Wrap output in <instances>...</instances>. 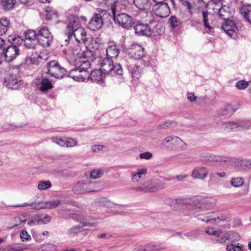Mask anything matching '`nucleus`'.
I'll return each instance as SVG.
<instances>
[{"label": "nucleus", "instance_id": "obj_24", "mask_svg": "<svg viewBox=\"0 0 251 251\" xmlns=\"http://www.w3.org/2000/svg\"><path fill=\"white\" fill-rule=\"evenodd\" d=\"M76 65L77 67L82 71V72H86L88 73L87 70L90 67V63L87 59H83L81 57L76 59Z\"/></svg>", "mask_w": 251, "mask_h": 251}, {"label": "nucleus", "instance_id": "obj_58", "mask_svg": "<svg viewBox=\"0 0 251 251\" xmlns=\"http://www.w3.org/2000/svg\"><path fill=\"white\" fill-rule=\"evenodd\" d=\"M182 5L188 10V13L191 16L193 14L192 8L193 6L191 3L187 0H183L182 2Z\"/></svg>", "mask_w": 251, "mask_h": 251}, {"label": "nucleus", "instance_id": "obj_64", "mask_svg": "<svg viewBox=\"0 0 251 251\" xmlns=\"http://www.w3.org/2000/svg\"><path fill=\"white\" fill-rule=\"evenodd\" d=\"M188 177L187 174H182L176 175L175 179H176L178 181H184L186 178Z\"/></svg>", "mask_w": 251, "mask_h": 251}, {"label": "nucleus", "instance_id": "obj_51", "mask_svg": "<svg viewBox=\"0 0 251 251\" xmlns=\"http://www.w3.org/2000/svg\"><path fill=\"white\" fill-rule=\"evenodd\" d=\"M205 231L206 233L215 236V237L221 233V229H215L213 227H207Z\"/></svg>", "mask_w": 251, "mask_h": 251}, {"label": "nucleus", "instance_id": "obj_38", "mask_svg": "<svg viewBox=\"0 0 251 251\" xmlns=\"http://www.w3.org/2000/svg\"><path fill=\"white\" fill-rule=\"evenodd\" d=\"M16 3L15 0H2L1 5L4 10H10L12 9Z\"/></svg>", "mask_w": 251, "mask_h": 251}, {"label": "nucleus", "instance_id": "obj_37", "mask_svg": "<svg viewBox=\"0 0 251 251\" xmlns=\"http://www.w3.org/2000/svg\"><path fill=\"white\" fill-rule=\"evenodd\" d=\"M101 73L99 70L94 71L91 73L90 78L93 82H99L102 80Z\"/></svg>", "mask_w": 251, "mask_h": 251}, {"label": "nucleus", "instance_id": "obj_59", "mask_svg": "<svg viewBox=\"0 0 251 251\" xmlns=\"http://www.w3.org/2000/svg\"><path fill=\"white\" fill-rule=\"evenodd\" d=\"M21 240L23 242H26L31 239L30 235L25 230H22L20 233Z\"/></svg>", "mask_w": 251, "mask_h": 251}, {"label": "nucleus", "instance_id": "obj_40", "mask_svg": "<svg viewBox=\"0 0 251 251\" xmlns=\"http://www.w3.org/2000/svg\"><path fill=\"white\" fill-rule=\"evenodd\" d=\"M71 50L75 56H77L78 58L81 57L82 51L78 45H74L71 47Z\"/></svg>", "mask_w": 251, "mask_h": 251}, {"label": "nucleus", "instance_id": "obj_9", "mask_svg": "<svg viewBox=\"0 0 251 251\" xmlns=\"http://www.w3.org/2000/svg\"><path fill=\"white\" fill-rule=\"evenodd\" d=\"M20 53V50L19 47L14 45L8 46L6 47L2 58L4 57L5 60L10 62L15 59Z\"/></svg>", "mask_w": 251, "mask_h": 251}, {"label": "nucleus", "instance_id": "obj_20", "mask_svg": "<svg viewBox=\"0 0 251 251\" xmlns=\"http://www.w3.org/2000/svg\"><path fill=\"white\" fill-rule=\"evenodd\" d=\"M135 32L138 35L150 36L151 31L147 24H138L134 26Z\"/></svg>", "mask_w": 251, "mask_h": 251}, {"label": "nucleus", "instance_id": "obj_21", "mask_svg": "<svg viewBox=\"0 0 251 251\" xmlns=\"http://www.w3.org/2000/svg\"><path fill=\"white\" fill-rule=\"evenodd\" d=\"M147 173L145 168H139L131 173V178L133 182L138 183Z\"/></svg>", "mask_w": 251, "mask_h": 251}, {"label": "nucleus", "instance_id": "obj_61", "mask_svg": "<svg viewBox=\"0 0 251 251\" xmlns=\"http://www.w3.org/2000/svg\"><path fill=\"white\" fill-rule=\"evenodd\" d=\"M52 141L53 142L58 144L60 146H62V147L65 146L66 140H65L64 139L60 138H57V137H53L52 138Z\"/></svg>", "mask_w": 251, "mask_h": 251}, {"label": "nucleus", "instance_id": "obj_3", "mask_svg": "<svg viewBox=\"0 0 251 251\" xmlns=\"http://www.w3.org/2000/svg\"><path fill=\"white\" fill-rule=\"evenodd\" d=\"M165 186V182L163 180L155 179L144 182L135 189L137 192H155L164 189Z\"/></svg>", "mask_w": 251, "mask_h": 251}, {"label": "nucleus", "instance_id": "obj_14", "mask_svg": "<svg viewBox=\"0 0 251 251\" xmlns=\"http://www.w3.org/2000/svg\"><path fill=\"white\" fill-rule=\"evenodd\" d=\"M103 24L101 14H94L88 24V27L93 31L100 28Z\"/></svg>", "mask_w": 251, "mask_h": 251}, {"label": "nucleus", "instance_id": "obj_57", "mask_svg": "<svg viewBox=\"0 0 251 251\" xmlns=\"http://www.w3.org/2000/svg\"><path fill=\"white\" fill-rule=\"evenodd\" d=\"M77 144V141L73 138H69L66 139L65 146L67 147H73Z\"/></svg>", "mask_w": 251, "mask_h": 251}, {"label": "nucleus", "instance_id": "obj_36", "mask_svg": "<svg viewBox=\"0 0 251 251\" xmlns=\"http://www.w3.org/2000/svg\"><path fill=\"white\" fill-rule=\"evenodd\" d=\"M124 208V205L114 203L112 209L109 212L111 213L112 214H121L123 213Z\"/></svg>", "mask_w": 251, "mask_h": 251}, {"label": "nucleus", "instance_id": "obj_19", "mask_svg": "<svg viewBox=\"0 0 251 251\" xmlns=\"http://www.w3.org/2000/svg\"><path fill=\"white\" fill-rule=\"evenodd\" d=\"M70 76L77 81H84L89 76V73L82 72L78 68L72 70L70 72Z\"/></svg>", "mask_w": 251, "mask_h": 251}, {"label": "nucleus", "instance_id": "obj_17", "mask_svg": "<svg viewBox=\"0 0 251 251\" xmlns=\"http://www.w3.org/2000/svg\"><path fill=\"white\" fill-rule=\"evenodd\" d=\"M234 164L235 169L238 171H248L251 169V159H235Z\"/></svg>", "mask_w": 251, "mask_h": 251}, {"label": "nucleus", "instance_id": "obj_33", "mask_svg": "<svg viewBox=\"0 0 251 251\" xmlns=\"http://www.w3.org/2000/svg\"><path fill=\"white\" fill-rule=\"evenodd\" d=\"M9 25V21L6 19L2 18L0 20V36L6 33Z\"/></svg>", "mask_w": 251, "mask_h": 251}, {"label": "nucleus", "instance_id": "obj_26", "mask_svg": "<svg viewBox=\"0 0 251 251\" xmlns=\"http://www.w3.org/2000/svg\"><path fill=\"white\" fill-rule=\"evenodd\" d=\"M107 57L109 58H116L119 54V50L116 46H109L106 50Z\"/></svg>", "mask_w": 251, "mask_h": 251}, {"label": "nucleus", "instance_id": "obj_30", "mask_svg": "<svg viewBox=\"0 0 251 251\" xmlns=\"http://www.w3.org/2000/svg\"><path fill=\"white\" fill-rule=\"evenodd\" d=\"M61 203V201L59 200H52L51 201H46L44 206H42V208L53 209L56 208Z\"/></svg>", "mask_w": 251, "mask_h": 251}, {"label": "nucleus", "instance_id": "obj_52", "mask_svg": "<svg viewBox=\"0 0 251 251\" xmlns=\"http://www.w3.org/2000/svg\"><path fill=\"white\" fill-rule=\"evenodd\" d=\"M6 47L5 41L0 38V64L2 62V55H3Z\"/></svg>", "mask_w": 251, "mask_h": 251}, {"label": "nucleus", "instance_id": "obj_60", "mask_svg": "<svg viewBox=\"0 0 251 251\" xmlns=\"http://www.w3.org/2000/svg\"><path fill=\"white\" fill-rule=\"evenodd\" d=\"M213 161L219 162H226L230 161V158L227 156H215L213 159Z\"/></svg>", "mask_w": 251, "mask_h": 251}, {"label": "nucleus", "instance_id": "obj_63", "mask_svg": "<svg viewBox=\"0 0 251 251\" xmlns=\"http://www.w3.org/2000/svg\"><path fill=\"white\" fill-rule=\"evenodd\" d=\"M139 157L140 159H142L149 160L152 157V154L149 151H146L140 153L139 154Z\"/></svg>", "mask_w": 251, "mask_h": 251}, {"label": "nucleus", "instance_id": "obj_41", "mask_svg": "<svg viewBox=\"0 0 251 251\" xmlns=\"http://www.w3.org/2000/svg\"><path fill=\"white\" fill-rule=\"evenodd\" d=\"M51 186V182L49 180L46 181H39L38 184V188L40 190H45Z\"/></svg>", "mask_w": 251, "mask_h": 251}, {"label": "nucleus", "instance_id": "obj_47", "mask_svg": "<svg viewBox=\"0 0 251 251\" xmlns=\"http://www.w3.org/2000/svg\"><path fill=\"white\" fill-rule=\"evenodd\" d=\"M103 174V172L100 169L93 170L91 172V177L97 179L100 177Z\"/></svg>", "mask_w": 251, "mask_h": 251}, {"label": "nucleus", "instance_id": "obj_10", "mask_svg": "<svg viewBox=\"0 0 251 251\" xmlns=\"http://www.w3.org/2000/svg\"><path fill=\"white\" fill-rule=\"evenodd\" d=\"M226 218V216H221L218 213L215 212L206 213L204 215L198 216V220L211 224L219 223L220 221H224Z\"/></svg>", "mask_w": 251, "mask_h": 251}, {"label": "nucleus", "instance_id": "obj_29", "mask_svg": "<svg viewBox=\"0 0 251 251\" xmlns=\"http://www.w3.org/2000/svg\"><path fill=\"white\" fill-rule=\"evenodd\" d=\"M53 87L51 82L47 78L42 79L41 82V87L40 90L42 92H45Z\"/></svg>", "mask_w": 251, "mask_h": 251}, {"label": "nucleus", "instance_id": "obj_13", "mask_svg": "<svg viewBox=\"0 0 251 251\" xmlns=\"http://www.w3.org/2000/svg\"><path fill=\"white\" fill-rule=\"evenodd\" d=\"M4 85L9 89H17L21 85V81L19 75L17 74H11L5 78Z\"/></svg>", "mask_w": 251, "mask_h": 251}, {"label": "nucleus", "instance_id": "obj_11", "mask_svg": "<svg viewBox=\"0 0 251 251\" xmlns=\"http://www.w3.org/2000/svg\"><path fill=\"white\" fill-rule=\"evenodd\" d=\"M152 10L156 15L161 18H165L170 14V9L166 2L155 3L153 5Z\"/></svg>", "mask_w": 251, "mask_h": 251}, {"label": "nucleus", "instance_id": "obj_7", "mask_svg": "<svg viewBox=\"0 0 251 251\" xmlns=\"http://www.w3.org/2000/svg\"><path fill=\"white\" fill-rule=\"evenodd\" d=\"M47 68L48 73L57 78H62L66 72V70L63 67H62L57 62L54 60L49 62Z\"/></svg>", "mask_w": 251, "mask_h": 251}, {"label": "nucleus", "instance_id": "obj_44", "mask_svg": "<svg viewBox=\"0 0 251 251\" xmlns=\"http://www.w3.org/2000/svg\"><path fill=\"white\" fill-rule=\"evenodd\" d=\"M165 28L160 24L157 25L153 29L152 32L157 35H160L164 33Z\"/></svg>", "mask_w": 251, "mask_h": 251}, {"label": "nucleus", "instance_id": "obj_35", "mask_svg": "<svg viewBox=\"0 0 251 251\" xmlns=\"http://www.w3.org/2000/svg\"><path fill=\"white\" fill-rule=\"evenodd\" d=\"M243 246L239 243L236 244H230L226 246L227 251H247L243 249Z\"/></svg>", "mask_w": 251, "mask_h": 251}, {"label": "nucleus", "instance_id": "obj_27", "mask_svg": "<svg viewBox=\"0 0 251 251\" xmlns=\"http://www.w3.org/2000/svg\"><path fill=\"white\" fill-rule=\"evenodd\" d=\"M235 110L231 104H226L225 106L224 107L221 108L219 111V114L220 115L226 116H230L231 115Z\"/></svg>", "mask_w": 251, "mask_h": 251}, {"label": "nucleus", "instance_id": "obj_12", "mask_svg": "<svg viewBox=\"0 0 251 251\" xmlns=\"http://www.w3.org/2000/svg\"><path fill=\"white\" fill-rule=\"evenodd\" d=\"M222 29L230 37L236 39L238 37V29L232 21H227L222 25Z\"/></svg>", "mask_w": 251, "mask_h": 251}, {"label": "nucleus", "instance_id": "obj_46", "mask_svg": "<svg viewBox=\"0 0 251 251\" xmlns=\"http://www.w3.org/2000/svg\"><path fill=\"white\" fill-rule=\"evenodd\" d=\"M41 58V55L38 52H34L31 55V62L32 64H38L40 62Z\"/></svg>", "mask_w": 251, "mask_h": 251}, {"label": "nucleus", "instance_id": "obj_8", "mask_svg": "<svg viewBox=\"0 0 251 251\" xmlns=\"http://www.w3.org/2000/svg\"><path fill=\"white\" fill-rule=\"evenodd\" d=\"M115 22H117L119 25L125 28H129L134 24L132 18L124 13H118L114 16Z\"/></svg>", "mask_w": 251, "mask_h": 251}, {"label": "nucleus", "instance_id": "obj_54", "mask_svg": "<svg viewBox=\"0 0 251 251\" xmlns=\"http://www.w3.org/2000/svg\"><path fill=\"white\" fill-rule=\"evenodd\" d=\"M100 202L104 206L109 208L110 209V211L112 209L114 203V202L104 198L101 199V200L100 201Z\"/></svg>", "mask_w": 251, "mask_h": 251}, {"label": "nucleus", "instance_id": "obj_34", "mask_svg": "<svg viewBox=\"0 0 251 251\" xmlns=\"http://www.w3.org/2000/svg\"><path fill=\"white\" fill-rule=\"evenodd\" d=\"M244 184V178L242 177H233L230 180V185L234 187H239Z\"/></svg>", "mask_w": 251, "mask_h": 251}, {"label": "nucleus", "instance_id": "obj_5", "mask_svg": "<svg viewBox=\"0 0 251 251\" xmlns=\"http://www.w3.org/2000/svg\"><path fill=\"white\" fill-rule=\"evenodd\" d=\"M96 184L89 179L84 181H78L73 188V191L76 194H83L87 192L96 191Z\"/></svg>", "mask_w": 251, "mask_h": 251}, {"label": "nucleus", "instance_id": "obj_18", "mask_svg": "<svg viewBox=\"0 0 251 251\" xmlns=\"http://www.w3.org/2000/svg\"><path fill=\"white\" fill-rule=\"evenodd\" d=\"M129 54L135 59H139L144 55V48L140 45L133 44L129 49Z\"/></svg>", "mask_w": 251, "mask_h": 251}, {"label": "nucleus", "instance_id": "obj_2", "mask_svg": "<svg viewBox=\"0 0 251 251\" xmlns=\"http://www.w3.org/2000/svg\"><path fill=\"white\" fill-rule=\"evenodd\" d=\"M66 32L69 37L74 35L78 42H85L87 40L86 32L84 29L79 26L77 20H73L67 26Z\"/></svg>", "mask_w": 251, "mask_h": 251}, {"label": "nucleus", "instance_id": "obj_49", "mask_svg": "<svg viewBox=\"0 0 251 251\" xmlns=\"http://www.w3.org/2000/svg\"><path fill=\"white\" fill-rule=\"evenodd\" d=\"M85 226V225H83V226H75L69 228L68 230L67 233L68 234H75L82 230V228Z\"/></svg>", "mask_w": 251, "mask_h": 251}, {"label": "nucleus", "instance_id": "obj_53", "mask_svg": "<svg viewBox=\"0 0 251 251\" xmlns=\"http://www.w3.org/2000/svg\"><path fill=\"white\" fill-rule=\"evenodd\" d=\"M177 123L174 121H167L164 122L160 126L162 128H172L176 126Z\"/></svg>", "mask_w": 251, "mask_h": 251}, {"label": "nucleus", "instance_id": "obj_45", "mask_svg": "<svg viewBox=\"0 0 251 251\" xmlns=\"http://www.w3.org/2000/svg\"><path fill=\"white\" fill-rule=\"evenodd\" d=\"M225 127L229 131L239 129L238 123L227 122L225 124Z\"/></svg>", "mask_w": 251, "mask_h": 251}, {"label": "nucleus", "instance_id": "obj_4", "mask_svg": "<svg viewBox=\"0 0 251 251\" xmlns=\"http://www.w3.org/2000/svg\"><path fill=\"white\" fill-rule=\"evenodd\" d=\"M100 71L104 74L112 73L121 75L123 69L120 64L114 65L112 60L106 57L101 64Z\"/></svg>", "mask_w": 251, "mask_h": 251}, {"label": "nucleus", "instance_id": "obj_22", "mask_svg": "<svg viewBox=\"0 0 251 251\" xmlns=\"http://www.w3.org/2000/svg\"><path fill=\"white\" fill-rule=\"evenodd\" d=\"M203 25L205 28L210 31L211 26L210 25L212 23L214 18V15L207 11H202Z\"/></svg>", "mask_w": 251, "mask_h": 251}, {"label": "nucleus", "instance_id": "obj_6", "mask_svg": "<svg viewBox=\"0 0 251 251\" xmlns=\"http://www.w3.org/2000/svg\"><path fill=\"white\" fill-rule=\"evenodd\" d=\"M37 39L43 47H48L52 41V36L47 27L43 26L38 31Z\"/></svg>", "mask_w": 251, "mask_h": 251}, {"label": "nucleus", "instance_id": "obj_31", "mask_svg": "<svg viewBox=\"0 0 251 251\" xmlns=\"http://www.w3.org/2000/svg\"><path fill=\"white\" fill-rule=\"evenodd\" d=\"M143 248L145 251H161L166 249L165 247H160L152 243L143 246Z\"/></svg>", "mask_w": 251, "mask_h": 251}, {"label": "nucleus", "instance_id": "obj_50", "mask_svg": "<svg viewBox=\"0 0 251 251\" xmlns=\"http://www.w3.org/2000/svg\"><path fill=\"white\" fill-rule=\"evenodd\" d=\"M249 86V83L244 80L238 81L236 82L235 86L239 90H244Z\"/></svg>", "mask_w": 251, "mask_h": 251}, {"label": "nucleus", "instance_id": "obj_28", "mask_svg": "<svg viewBox=\"0 0 251 251\" xmlns=\"http://www.w3.org/2000/svg\"><path fill=\"white\" fill-rule=\"evenodd\" d=\"M240 13L246 20L251 24V5L244 6L240 9Z\"/></svg>", "mask_w": 251, "mask_h": 251}, {"label": "nucleus", "instance_id": "obj_42", "mask_svg": "<svg viewBox=\"0 0 251 251\" xmlns=\"http://www.w3.org/2000/svg\"><path fill=\"white\" fill-rule=\"evenodd\" d=\"M141 69L139 67L135 66L132 68L131 75L135 79H138L141 75Z\"/></svg>", "mask_w": 251, "mask_h": 251}, {"label": "nucleus", "instance_id": "obj_39", "mask_svg": "<svg viewBox=\"0 0 251 251\" xmlns=\"http://www.w3.org/2000/svg\"><path fill=\"white\" fill-rule=\"evenodd\" d=\"M46 17L48 19L50 20L57 17V13L56 11L50 7H48L46 9Z\"/></svg>", "mask_w": 251, "mask_h": 251}, {"label": "nucleus", "instance_id": "obj_23", "mask_svg": "<svg viewBox=\"0 0 251 251\" xmlns=\"http://www.w3.org/2000/svg\"><path fill=\"white\" fill-rule=\"evenodd\" d=\"M213 9L214 11V12L218 13L222 19L226 20L228 18L229 14L228 8L227 7L224 6L223 7H219V5H215L213 7Z\"/></svg>", "mask_w": 251, "mask_h": 251}, {"label": "nucleus", "instance_id": "obj_32", "mask_svg": "<svg viewBox=\"0 0 251 251\" xmlns=\"http://www.w3.org/2000/svg\"><path fill=\"white\" fill-rule=\"evenodd\" d=\"M217 238L215 241L217 243H224L226 242V240H228L230 239L229 234L226 231H222L221 230V233L216 237Z\"/></svg>", "mask_w": 251, "mask_h": 251}, {"label": "nucleus", "instance_id": "obj_25", "mask_svg": "<svg viewBox=\"0 0 251 251\" xmlns=\"http://www.w3.org/2000/svg\"><path fill=\"white\" fill-rule=\"evenodd\" d=\"M135 5L141 10H148L151 7L150 0H134Z\"/></svg>", "mask_w": 251, "mask_h": 251}, {"label": "nucleus", "instance_id": "obj_15", "mask_svg": "<svg viewBox=\"0 0 251 251\" xmlns=\"http://www.w3.org/2000/svg\"><path fill=\"white\" fill-rule=\"evenodd\" d=\"M128 3V0H117L111 3V9L113 17L126 10Z\"/></svg>", "mask_w": 251, "mask_h": 251}, {"label": "nucleus", "instance_id": "obj_43", "mask_svg": "<svg viewBox=\"0 0 251 251\" xmlns=\"http://www.w3.org/2000/svg\"><path fill=\"white\" fill-rule=\"evenodd\" d=\"M37 34L35 31L33 30H28L25 32V40H32L36 41L37 38Z\"/></svg>", "mask_w": 251, "mask_h": 251}, {"label": "nucleus", "instance_id": "obj_56", "mask_svg": "<svg viewBox=\"0 0 251 251\" xmlns=\"http://www.w3.org/2000/svg\"><path fill=\"white\" fill-rule=\"evenodd\" d=\"M25 45L29 49H35L37 46V42L36 41L27 39L25 40Z\"/></svg>", "mask_w": 251, "mask_h": 251}, {"label": "nucleus", "instance_id": "obj_48", "mask_svg": "<svg viewBox=\"0 0 251 251\" xmlns=\"http://www.w3.org/2000/svg\"><path fill=\"white\" fill-rule=\"evenodd\" d=\"M169 21L171 26L173 28L176 27L181 24L180 20L176 16H171L169 19Z\"/></svg>", "mask_w": 251, "mask_h": 251}, {"label": "nucleus", "instance_id": "obj_55", "mask_svg": "<svg viewBox=\"0 0 251 251\" xmlns=\"http://www.w3.org/2000/svg\"><path fill=\"white\" fill-rule=\"evenodd\" d=\"M239 129H247L251 126V123L250 121H241L238 122Z\"/></svg>", "mask_w": 251, "mask_h": 251}, {"label": "nucleus", "instance_id": "obj_62", "mask_svg": "<svg viewBox=\"0 0 251 251\" xmlns=\"http://www.w3.org/2000/svg\"><path fill=\"white\" fill-rule=\"evenodd\" d=\"M93 53L92 51L90 50H88L87 49L83 51H82L81 58L83 59L89 58L92 56Z\"/></svg>", "mask_w": 251, "mask_h": 251}, {"label": "nucleus", "instance_id": "obj_1", "mask_svg": "<svg viewBox=\"0 0 251 251\" xmlns=\"http://www.w3.org/2000/svg\"><path fill=\"white\" fill-rule=\"evenodd\" d=\"M161 145L168 151L178 153L186 150L188 144L180 137L176 135H169L163 139Z\"/></svg>", "mask_w": 251, "mask_h": 251}, {"label": "nucleus", "instance_id": "obj_16", "mask_svg": "<svg viewBox=\"0 0 251 251\" xmlns=\"http://www.w3.org/2000/svg\"><path fill=\"white\" fill-rule=\"evenodd\" d=\"M208 170L203 166H197L192 170L191 176L194 179L204 180L208 175Z\"/></svg>", "mask_w": 251, "mask_h": 251}]
</instances>
